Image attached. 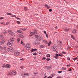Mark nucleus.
Instances as JSON below:
<instances>
[{
  "label": "nucleus",
  "mask_w": 78,
  "mask_h": 78,
  "mask_svg": "<svg viewBox=\"0 0 78 78\" xmlns=\"http://www.w3.org/2000/svg\"><path fill=\"white\" fill-rule=\"evenodd\" d=\"M26 48L27 50H30V44L27 43L26 44Z\"/></svg>",
  "instance_id": "obj_1"
},
{
  "label": "nucleus",
  "mask_w": 78,
  "mask_h": 78,
  "mask_svg": "<svg viewBox=\"0 0 78 78\" xmlns=\"http://www.w3.org/2000/svg\"><path fill=\"white\" fill-rule=\"evenodd\" d=\"M37 33V30H34V31L30 33V34L32 35H36Z\"/></svg>",
  "instance_id": "obj_2"
},
{
  "label": "nucleus",
  "mask_w": 78,
  "mask_h": 78,
  "mask_svg": "<svg viewBox=\"0 0 78 78\" xmlns=\"http://www.w3.org/2000/svg\"><path fill=\"white\" fill-rule=\"evenodd\" d=\"M14 53L16 56H18L20 55V52L18 51L15 52Z\"/></svg>",
  "instance_id": "obj_3"
},
{
  "label": "nucleus",
  "mask_w": 78,
  "mask_h": 78,
  "mask_svg": "<svg viewBox=\"0 0 78 78\" xmlns=\"http://www.w3.org/2000/svg\"><path fill=\"white\" fill-rule=\"evenodd\" d=\"M4 67L6 68L7 69H9L11 67V66L9 64H6L4 66Z\"/></svg>",
  "instance_id": "obj_4"
},
{
  "label": "nucleus",
  "mask_w": 78,
  "mask_h": 78,
  "mask_svg": "<svg viewBox=\"0 0 78 78\" xmlns=\"http://www.w3.org/2000/svg\"><path fill=\"white\" fill-rule=\"evenodd\" d=\"M7 45L9 47H11L12 46V44L10 42V41H9L7 43Z\"/></svg>",
  "instance_id": "obj_5"
},
{
  "label": "nucleus",
  "mask_w": 78,
  "mask_h": 78,
  "mask_svg": "<svg viewBox=\"0 0 78 78\" xmlns=\"http://www.w3.org/2000/svg\"><path fill=\"white\" fill-rule=\"evenodd\" d=\"M11 73L12 74V75H16V71H12L11 72Z\"/></svg>",
  "instance_id": "obj_6"
},
{
  "label": "nucleus",
  "mask_w": 78,
  "mask_h": 78,
  "mask_svg": "<svg viewBox=\"0 0 78 78\" xmlns=\"http://www.w3.org/2000/svg\"><path fill=\"white\" fill-rule=\"evenodd\" d=\"M8 33H9V34H11L12 33V31L11 30H8Z\"/></svg>",
  "instance_id": "obj_7"
},
{
  "label": "nucleus",
  "mask_w": 78,
  "mask_h": 78,
  "mask_svg": "<svg viewBox=\"0 0 78 78\" xmlns=\"http://www.w3.org/2000/svg\"><path fill=\"white\" fill-rule=\"evenodd\" d=\"M11 35L12 36H15V35H16V34L13 32H12V33L11 34Z\"/></svg>",
  "instance_id": "obj_8"
},
{
  "label": "nucleus",
  "mask_w": 78,
  "mask_h": 78,
  "mask_svg": "<svg viewBox=\"0 0 78 78\" xmlns=\"http://www.w3.org/2000/svg\"><path fill=\"white\" fill-rule=\"evenodd\" d=\"M5 43V41H0V45H2V44H4Z\"/></svg>",
  "instance_id": "obj_9"
},
{
  "label": "nucleus",
  "mask_w": 78,
  "mask_h": 78,
  "mask_svg": "<svg viewBox=\"0 0 78 78\" xmlns=\"http://www.w3.org/2000/svg\"><path fill=\"white\" fill-rule=\"evenodd\" d=\"M24 75L25 76H27L29 75V73H24Z\"/></svg>",
  "instance_id": "obj_10"
},
{
  "label": "nucleus",
  "mask_w": 78,
  "mask_h": 78,
  "mask_svg": "<svg viewBox=\"0 0 78 78\" xmlns=\"http://www.w3.org/2000/svg\"><path fill=\"white\" fill-rule=\"evenodd\" d=\"M76 29H74L73 30V33H76Z\"/></svg>",
  "instance_id": "obj_11"
},
{
  "label": "nucleus",
  "mask_w": 78,
  "mask_h": 78,
  "mask_svg": "<svg viewBox=\"0 0 78 78\" xmlns=\"http://www.w3.org/2000/svg\"><path fill=\"white\" fill-rule=\"evenodd\" d=\"M19 37L20 38H23V36L22 35H19Z\"/></svg>",
  "instance_id": "obj_12"
},
{
  "label": "nucleus",
  "mask_w": 78,
  "mask_h": 78,
  "mask_svg": "<svg viewBox=\"0 0 78 78\" xmlns=\"http://www.w3.org/2000/svg\"><path fill=\"white\" fill-rule=\"evenodd\" d=\"M52 50L53 51H56V48H55L54 47H53L52 48Z\"/></svg>",
  "instance_id": "obj_13"
},
{
  "label": "nucleus",
  "mask_w": 78,
  "mask_h": 78,
  "mask_svg": "<svg viewBox=\"0 0 78 78\" xmlns=\"http://www.w3.org/2000/svg\"><path fill=\"white\" fill-rule=\"evenodd\" d=\"M17 43H18V44H19V43H20V39L19 38H18V39H17Z\"/></svg>",
  "instance_id": "obj_14"
},
{
  "label": "nucleus",
  "mask_w": 78,
  "mask_h": 78,
  "mask_svg": "<svg viewBox=\"0 0 78 78\" xmlns=\"http://www.w3.org/2000/svg\"><path fill=\"white\" fill-rule=\"evenodd\" d=\"M37 39L38 41H40L41 40V38L40 37H38Z\"/></svg>",
  "instance_id": "obj_15"
},
{
  "label": "nucleus",
  "mask_w": 78,
  "mask_h": 78,
  "mask_svg": "<svg viewBox=\"0 0 78 78\" xmlns=\"http://www.w3.org/2000/svg\"><path fill=\"white\" fill-rule=\"evenodd\" d=\"M64 31H69V29H67V28H65L64 29Z\"/></svg>",
  "instance_id": "obj_16"
},
{
  "label": "nucleus",
  "mask_w": 78,
  "mask_h": 78,
  "mask_svg": "<svg viewBox=\"0 0 78 78\" xmlns=\"http://www.w3.org/2000/svg\"><path fill=\"white\" fill-rule=\"evenodd\" d=\"M51 44V41H50L49 43H48V46H50V45Z\"/></svg>",
  "instance_id": "obj_17"
},
{
  "label": "nucleus",
  "mask_w": 78,
  "mask_h": 78,
  "mask_svg": "<svg viewBox=\"0 0 78 78\" xmlns=\"http://www.w3.org/2000/svg\"><path fill=\"white\" fill-rule=\"evenodd\" d=\"M10 40L11 41H14V40H15V39H14V38H11L10 39Z\"/></svg>",
  "instance_id": "obj_18"
},
{
  "label": "nucleus",
  "mask_w": 78,
  "mask_h": 78,
  "mask_svg": "<svg viewBox=\"0 0 78 78\" xmlns=\"http://www.w3.org/2000/svg\"><path fill=\"white\" fill-rule=\"evenodd\" d=\"M18 33H22V31L20 30H18L17 31Z\"/></svg>",
  "instance_id": "obj_19"
},
{
  "label": "nucleus",
  "mask_w": 78,
  "mask_h": 78,
  "mask_svg": "<svg viewBox=\"0 0 78 78\" xmlns=\"http://www.w3.org/2000/svg\"><path fill=\"white\" fill-rule=\"evenodd\" d=\"M35 37L36 38H37V39L39 37V36L38 35H36L35 36Z\"/></svg>",
  "instance_id": "obj_20"
},
{
  "label": "nucleus",
  "mask_w": 78,
  "mask_h": 78,
  "mask_svg": "<svg viewBox=\"0 0 78 78\" xmlns=\"http://www.w3.org/2000/svg\"><path fill=\"white\" fill-rule=\"evenodd\" d=\"M43 42L44 43H45V44H47V41L44 40H43Z\"/></svg>",
  "instance_id": "obj_21"
},
{
  "label": "nucleus",
  "mask_w": 78,
  "mask_h": 78,
  "mask_svg": "<svg viewBox=\"0 0 78 78\" xmlns=\"http://www.w3.org/2000/svg\"><path fill=\"white\" fill-rule=\"evenodd\" d=\"M6 14L7 15H12V14L8 12Z\"/></svg>",
  "instance_id": "obj_22"
},
{
  "label": "nucleus",
  "mask_w": 78,
  "mask_h": 78,
  "mask_svg": "<svg viewBox=\"0 0 78 78\" xmlns=\"http://www.w3.org/2000/svg\"><path fill=\"white\" fill-rule=\"evenodd\" d=\"M24 10H25V11H27V7H25L24 8Z\"/></svg>",
  "instance_id": "obj_23"
},
{
  "label": "nucleus",
  "mask_w": 78,
  "mask_h": 78,
  "mask_svg": "<svg viewBox=\"0 0 78 78\" xmlns=\"http://www.w3.org/2000/svg\"><path fill=\"white\" fill-rule=\"evenodd\" d=\"M35 44H39V43L37 42V41H35Z\"/></svg>",
  "instance_id": "obj_24"
},
{
  "label": "nucleus",
  "mask_w": 78,
  "mask_h": 78,
  "mask_svg": "<svg viewBox=\"0 0 78 78\" xmlns=\"http://www.w3.org/2000/svg\"><path fill=\"white\" fill-rule=\"evenodd\" d=\"M47 57H48V58L50 57V54H47Z\"/></svg>",
  "instance_id": "obj_25"
},
{
  "label": "nucleus",
  "mask_w": 78,
  "mask_h": 78,
  "mask_svg": "<svg viewBox=\"0 0 78 78\" xmlns=\"http://www.w3.org/2000/svg\"><path fill=\"white\" fill-rule=\"evenodd\" d=\"M78 59V58H77V57H76V58H73V60H74V61L75 60H76V59Z\"/></svg>",
  "instance_id": "obj_26"
},
{
  "label": "nucleus",
  "mask_w": 78,
  "mask_h": 78,
  "mask_svg": "<svg viewBox=\"0 0 78 78\" xmlns=\"http://www.w3.org/2000/svg\"><path fill=\"white\" fill-rule=\"evenodd\" d=\"M3 37V35H0V38H2Z\"/></svg>",
  "instance_id": "obj_27"
},
{
  "label": "nucleus",
  "mask_w": 78,
  "mask_h": 78,
  "mask_svg": "<svg viewBox=\"0 0 78 78\" xmlns=\"http://www.w3.org/2000/svg\"><path fill=\"white\" fill-rule=\"evenodd\" d=\"M3 50V48L2 47L0 46V50Z\"/></svg>",
  "instance_id": "obj_28"
},
{
  "label": "nucleus",
  "mask_w": 78,
  "mask_h": 78,
  "mask_svg": "<svg viewBox=\"0 0 78 78\" xmlns=\"http://www.w3.org/2000/svg\"><path fill=\"white\" fill-rule=\"evenodd\" d=\"M50 59H51L50 58H49L46 59L47 61H50Z\"/></svg>",
  "instance_id": "obj_29"
},
{
  "label": "nucleus",
  "mask_w": 78,
  "mask_h": 78,
  "mask_svg": "<svg viewBox=\"0 0 78 78\" xmlns=\"http://www.w3.org/2000/svg\"><path fill=\"white\" fill-rule=\"evenodd\" d=\"M16 22H17V23H18V24H20V22H19V21H17Z\"/></svg>",
  "instance_id": "obj_30"
},
{
  "label": "nucleus",
  "mask_w": 78,
  "mask_h": 78,
  "mask_svg": "<svg viewBox=\"0 0 78 78\" xmlns=\"http://www.w3.org/2000/svg\"><path fill=\"white\" fill-rule=\"evenodd\" d=\"M3 49H4V50H6V47H3Z\"/></svg>",
  "instance_id": "obj_31"
},
{
  "label": "nucleus",
  "mask_w": 78,
  "mask_h": 78,
  "mask_svg": "<svg viewBox=\"0 0 78 78\" xmlns=\"http://www.w3.org/2000/svg\"><path fill=\"white\" fill-rule=\"evenodd\" d=\"M33 55H37V53H34L33 54Z\"/></svg>",
  "instance_id": "obj_32"
},
{
  "label": "nucleus",
  "mask_w": 78,
  "mask_h": 78,
  "mask_svg": "<svg viewBox=\"0 0 78 78\" xmlns=\"http://www.w3.org/2000/svg\"><path fill=\"white\" fill-rule=\"evenodd\" d=\"M30 51L32 52H33V51H34V49H31Z\"/></svg>",
  "instance_id": "obj_33"
},
{
  "label": "nucleus",
  "mask_w": 78,
  "mask_h": 78,
  "mask_svg": "<svg viewBox=\"0 0 78 78\" xmlns=\"http://www.w3.org/2000/svg\"><path fill=\"white\" fill-rule=\"evenodd\" d=\"M58 56H61V57L63 56L61 54H58Z\"/></svg>",
  "instance_id": "obj_34"
},
{
  "label": "nucleus",
  "mask_w": 78,
  "mask_h": 78,
  "mask_svg": "<svg viewBox=\"0 0 78 78\" xmlns=\"http://www.w3.org/2000/svg\"><path fill=\"white\" fill-rule=\"evenodd\" d=\"M62 73V71H59L58 72V73Z\"/></svg>",
  "instance_id": "obj_35"
},
{
  "label": "nucleus",
  "mask_w": 78,
  "mask_h": 78,
  "mask_svg": "<svg viewBox=\"0 0 78 78\" xmlns=\"http://www.w3.org/2000/svg\"><path fill=\"white\" fill-rule=\"evenodd\" d=\"M68 71L69 72H71V71H72V69H71V68H70L69 70Z\"/></svg>",
  "instance_id": "obj_36"
},
{
  "label": "nucleus",
  "mask_w": 78,
  "mask_h": 78,
  "mask_svg": "<svg viewBox=\"0 0 78 78\" xmlns=\"http://www.w3.org/2000/svg\"><path fill=\"white\" fill-rule=\"evenodd\" d=\"M2 19H3V17H0V20H2Z\"/></svg>",
  "instance_id": "obj_37"
},
{
  "label": "nucleus",
  "mask_w": 78,
  "mask_h": 78,
  "mask_svg": "<svg viewBox=\"0 0 78 78\" xmlns=\"http://www.w3.org/2000/svg\"><path fill=\"white\" fill-rule=\"evenodd\" d=\"M46 36L47 38H48V34H46Z\"/></svg>",
  "instance_id": "obj_38"
},
{
  "label": "nucleus",
  "mask_w": 78,
  "mask_h": 78,
  "mask_svg": "<svg viewBox=\"0 0 78 78\" xmlns=\"http://www.w3.org/2000/svg\"><path fill=\"white\" fill-rule=\"evenodd\" d=\"M49 12H51L52 11V10L51 9H49Z\"/></svg>",
  "instance_id": "obj_39"
},
{
  "label": "nucleus",
  "mask_w": 78,
  "mask_h": 78,
  "mask_svg": "<svg viewBox=\"0 0 78 78\" xmlns=\"http://www.w3.org/2000/svg\"><path fill=\"white\" fill-rule=\"evenodd\" d=\"M55 56H55L58 57V56H59V55L58 54H55Z\"/></svg>",
  "instance_id": "obj_40"
},
{
  "label": "nucleus",
  "mask_w": 78,
  "mask_h": 78,
  "mask_svg": "<svg viewBox=\"0 0 78 78\" xmlns=\"http://www.w3.org/2000/svg\"><path fill=\"white\" fill-rule=\"evenodd\" d=\"M68 60H69V61H70V58L69 57L68 58H67Z\"/></svg>",
  "instance_id": "obj_41"
},
{
  "label": "nucleus",
  "mask_w": 78,
  "mask_h": 78,
  "mask_svg": "<svg viewBox=\"0 0 78 78\" xmlns=\"http://www.w3.org/2000/svg\"><path fill=\"white\" fill-rule=\"evenodd\" d=\"M63 70H66V68H63Z\"/></svg>",
  "instance_id": "obj_42"
},
{
  "label": "nucleus",
  "mask_w": 78,
  "mask_h": 78,
  "mask_svg": "<svg viewBox=\"0 0 78 78\" xmlns=\"http://www.w3.org/2000/svg\"><path fill=\"white\" fill-rule=\"evenodd\" d=\"M16 17V15H12V17Z\"/></svg>",
  "instance_id": "obj_43"
},
{
  "label": "nucleus",
  "mask_w": 78,
  "mask_h": 78,
  "mask_svg": "<svg viewBox=\"0 0 78 78\" xmlns=\"http://www.w3.org/2000/svg\"><path fill=\"white\" fill-rule=\"evenodd\" d=\"M20 60H23V61H24V60H25V59H24V58H20Z\"/></svg>",
  "instance_id": "obj_44"
},
{
  "label": "nucleus",
  "mask_w": 78,
  "mask_h": 78,
  "mask_svg": "<svg viewBox=\"0 0 78 78\" xmlns=\"http://www.w3.org/2000/svg\"><path fill=\"white\" fill-rule=\"evenodd\" d=\"M71 37L72 38V39H74V38H73V36L71 35Z\"/></svg>",
  "instance_id": "obj_45"
},
{
  "label": "nucleus",
  "mask_w": 78,
  "mask_h": 78,
  "mask_svg": "<svg viewBox=\"0 0 78 78\" xmlns=\"http://www.w3.org/2000/svg\"><path fill=\"white\" fill-rule=\"evenodd\" d=\"M55 58L56 59H58V57H56V56H55Z\"/></svg>",
  "instance_id": "obj_46"
},
{
  "label": "nucleus",
  "mask_w": 78,
  "mask_h": 78,
  "mask_svg": "<svg viewBox=\"0 0 78 78\" xmlns=\"http://www.w3.org/2000/svg\"><path fill=\"white\" fill-rule=\"evenodd\" d=\"M62 53H63V54H64V55H65V54H66V52H64V51H63L62 52Z\"/></svg>",
  "instance_id": "obj_47"
},
{
  "label": "nucleus",
  "mask_w": 78,
  "mask_h": 78,
  "mask_svg": "<svg viewBox=\"0 0 78 78\" xmlns=\"http://www.w3.org/2000/svg\"><path fill=\"white\" fill-rule=\"evenodd\" d=\"M9 22L7 23L6 24V25H9Z\"/></svg>",
  "instance_id": "obj_48"
},
{
  "label": "nucleus",
  "mask_w": 78,
  "mask_h": 78,
  "mask_svg": "<svg viewBox=\"0 0 78 78\" xmlns=\"http://www.w3.org/2000/svg\"><path fill=\"white\" fill-rule=\"evenodd\" d=\"M26 30V29H23V31H25Z\"/></svg>",
  "instance_id": "obj_49"
},
{
  "label": "nucleus",
  "mask_w": 78,
  "mask_h": 78,
  "mask_svg": "<svg viewBox=\"0 0 78 78\" xmlns=\"http://www.w3.org/2000/svg\"><path fill=\"white\" fill-rule=\"evenodd\" d=\"M24 67L21 66V67H20V68H21V69H23V68H24Z\"/></svg>",
  "instance_id": "obj_50"
},
{
  "label": "nucleus",
  "mask_w": 78,
  "mask_h": 78,
  "mask_svg": "<svg viewBox=\"0 0 78 78\" xmlns=\"http://www.w3.org/2000/svg\"><path fill=\"white\" fill-rule=\"evenodd\" d=\"M59 43H60V44H62V42H61V41H60L59 42Z\"/></svg>",
  "instance_id": "obj_51"
},
{
  "label": "nucleus",
  "mask_w": 78,
  "mask_h": 78,
  "mask_svg": "<svg viewBox=\"0 0 78 78\" xmlns=\"http://www.w3.org/2000/svg\"><path fill=\"white\" fill-rule=\"evenodd\" d=\"M67 67H70V65H67Z\"/></svg>",
  "instance_id": "obj_52"
},
{
  "label": "nucleus",
  "mask_w": 78,
  "mask_h": 78,
  "mask_svg": "<svg viewBox=\"0 0 78 78\" xmlns=\"http://www.w3.org/2000/svg\"><path fill=\"white\" fill-rule=\"evenodd\" d=\"M51 76H52V77L53 76H54V75H53V74H51Z\"/></svg>",
  "instance_id": "obj_53"
},
{
  "label": "nucleus",
  "mask_w": 78,
  "mask_h": 78,
  "mask_svg": "<svg viewBox=\"0 0 78 78\" xmlns=\"http://www.w3.org/2000/svg\"><path fill=\"white\" fill-rule=\"evenodd\" d=\"M51 78L52 77H51V76H49V77H48L47 78Z\"/></svg>",
  "instance_id": "obj_54"
},
{
  "label": "nucleus",
  "mask_w": 78,
  "mask_h": 78,
  "mask_svg": "<svg viewBox=\"0 0 78 78\" xmlns=\"http://www.w3.org/2000/svg\"><path fill=\"white\" fill-rule=\"evenodd\" d=\"M44 6H46V7H47V6H48V5H47V4H45V5H44Z\"/></svg>",
  "instance_id": "obj_55"
},
{
  "label": "nucleus",
  "mask_w": 78,
  "mask_h": 78,
  "mask_svg": "<svg viewBox=\"0 0 78 78\" xmlns=\"http://www.w3.org/2000/svg\"><path fill=\"white\" fill-rule=\"evenodd\" d=\"M12 49H13L12 48H10L9 50H12Z\"/></svg>",
  "instance_id": "obj_56"
},
{
  "label": "nucleus",
  "mask_w": 78,
  "mask_h": 78,
  "mask_svg": "<svg viewBox=\"0 0 78 78\" xmlns=\"http://www.w3.org/2000/svg\"><path fill=\"white\" fill-rule=\"evenodd\" d=\"M16 19H20L19 18H18V17H16L15 18Z\"/></svg>",
  "instance_id": "obj_57"
},
{
  "label": "nucleus",
  "mask_w": 78,
  "mask_h": 78,
  "mask_svg": "<svg viewBox=\"0 0 78 78\" xmlns=\"http://www.w3.org/2000/svg\"><path fill=\"white\" fill-rule=\"evenodd\" d=\"M37 50V49H34V51H36Z\"/></svg>",
  "instance_id": "obj_58"
},
{
  "label": "nucleus",
  "mask_w": 78,
  "mask_h": 78,
  "mask_svg": "<svg viewBox=\"0 0 78 78\" xmlns=\"http://www.w3.org/2000/svg\"><path fill=\"white\" fill-rule=\"evenodd\" d=\"M57 78H61V77L59 76H58L57 77Z\"/></svg>",
  "instance_id": "obj_59"
},
{
  "label": "nucleus",
  "mask_w": 78,
  "mask_h": 78,
  "mask_svg": "<svg viewBox=\"0 0 78 78\" xmlns=\"http://www.w3.org/2000/svg\"><path fill=\"white\" fill-rule=\"evenodd\" d=\"M43 59H46V58H45V57H43Z\"/></svg>",
  "instance_id": "obj_60"
},
{
  "label": "nucleus",
  "mask_w": 78,
  "mask_h": 78,
  "mask_svg": "<svg viewBox=\"0 0 78 78\" xmlns=\"http://www.w3.org/2000/svg\"><path fill=\"white\" fill-rule=\"evenodd\" d=\"M57 28H58V27L56 26V27H55V29H57Z\"/></svg>",
  "instance_id": "obj_61"
},
{
  "label": "nucleus",
  "mask_w": 78,
  "mask_h": 78,
  "mask_svg": "<svg viewBox=\"0 0 78 78\" xmlns=\"http://www.w3.org/2000/svg\"><path fill=\"white\" fill-rule=\"evenodd\" d=\"M4 33H6V31H4Z\"/></svg>",
  "instance_id": "obj_62"
},
{
  "label": "nucleus",
  "mask_w": 78,
  "mask_h": 78,
  "mask_svg": "<svg viewBox=\"0 0 78 78\" xmlns=\"http://www.w3.org/2000/svg\"><path fill=\"white\" fill-rule=\"evenodd\" d=\"M50 7L47 6V9H49Z\"/></svg>",
  "instance_id": "obj_63"
},
{
  "label": "nucleus",
  "mask_w": 78,
  "mask_h": 78,
  "mask_svg": "<svg viewBox=\"0 0 78 78\" xmlns=\"http://www.w3.org/2000/svg\"><path fill=\"white\" fill-rule=\"evenodd\" d=\"M44 34H46V31H44Z\"/></svg>",
  "instance_id": "obj_64"
}]
</instances>
